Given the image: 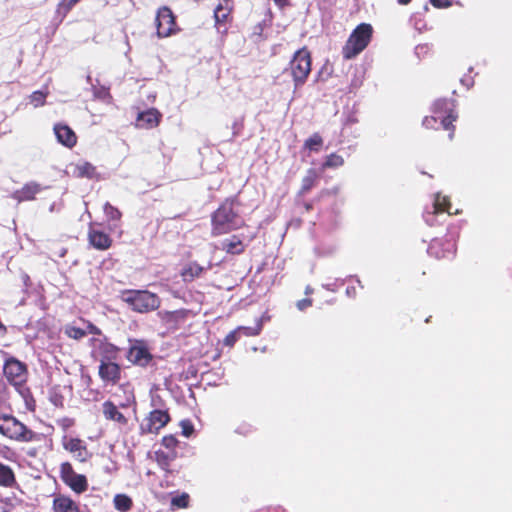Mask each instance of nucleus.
<instances>
[{"label": "nucleus", "mask_w": 512, "mask_h": 512, "mask_svg": "<svg viewBox=\"0 0 512 512\" xmlns=\"http://www.w3.org/2000/svg\"><path fill=\"white\" fill-rule=\"evenodd\" d=\"M433 115L423 119V126L430 129H438L440 126L444 130L450 131L449 138H453V122L457 119L455 112V103L449 99H438L432 106Z\"/></svg>", "instance_id": "f257e3e1"}, {"label": "nucleus", "mask_w": 512, "mask_h": 512, "mask_svg": "<svg viewBox=\"0 0 512 512\" xmlns=\"http://www.w3.org/2000/svg\"><path fill=\"white\" fill-rule=\"evenodd\" d=\"M119 299L132 311L141 314L155 311L161 305L160 297L148 290H123L120 292Z\"/></svg>", "instance_id": "f03ea898"}, {"label": "nucleus", "mask_w": 512, "mask_h": 512, "mask_svg": "<svg viewBox=\"0 0 512 512\" xmlns=\"http://www.w3.org/2000/svg\"><path fill=\"white\" fill-rule=\"evenodd\" d=\"M242 225V218L233 209V200H226L212 215L213 235L229 233Z\"/></svg>", "instance_id": "7ed1b4c3"}, {"label": "nucleus", "mask_w": 512, "mask_h": 512, "mask_svg": "<svg viewBox=\"0 0 512 512\" xmlns=\"http://www.w3.org/2000/svg\"><path fill=\"white\" fill-rule=\"evenodd\" d=\"M0 433L18 442H33L38 440L37 434L34 431L9 414H0Z\"/></svg>", "instance_id": "20e7f679"}, {"label": "nucleus", "mask_w": 512, "mask_h": 512, "mask_svg": "<svg viewBox=\"0 0 512 512\" xmlns=\"http://www.w3.org/2000/svg\"><path fill=\"white\" fill-rule=\"evenodd\" d=\"M311 72V56L306 48L295 52L289 63V68L283 71V74H289L294 82V92L301 87L307 80Z\"/></svg>", "instance_id": "39448f33"}, {"label": "nucleus", "mask_w": 512, "mask_h": 512, "mask_svg": "<svg viewBox=\"0 0 512 512\" xmlns=\"http://www.w3.org/2000/svg\"><path fill=\"white\" fill-rule=\"evenodd\" d=\"M372 32L373 30L370 24L362 23L358 25L343 46V57L350 60L360 54L368 46Z\"/></svg>", "instance_id": "423d86ee"}, {"label": "nucleus", "mask_w": 512, "mask_h": 512, "mask_svg": "<svg viewBox=\"0 0 512 512\" xmlns=\"http://www.w3.org/2000/svg\"><path fill=\"white\" fill-rule=\"evenodd\" d=\"M453 214L451 204L446 196L436 193L433 203L424 211L423 217L429 226H435L445 221L446 217Z\"/></svg>", "instance_id": "0eeeda50"}, {"label": "nucleus", "mask_w": 512, "mask_h": 512, "mask_svg": "<svg viewBox=\"0 0 512 512\" xmlns=\"http://www.w3.org/2000/svg\"><path fill=\"white\" fill-rule=\"evenodd\" d=\"M3 372L10 384H12L18 392L23 393L25 383L27 381L26 365L15 358H9L5 361Z\"/></svg>", "instance_id": "6e6552de"}, {"label": "nucleus", "mask_w": 512, "mask_h": 512, "mask_svg": "<svg viewBox=\"0 0 512 512\" xmlns=\"http://www.w3.org/2000/svg\"><path fill=\"white\" fill-rule=\"evenodd\" d=\"M89 342L91 355L95 360L102 362L117 359L119 349L108 342L106 337H92Z\"/></svg>", "instance_id": "1a4fd4ad"}, {"label": "nucleus", "mask_w": 512, "mask_h": 512, "mask_svg": "<svg viewBox=\"0 0 512 512\" xmlns=\"http://www.w3.org/2000/svg\"><path fill=\"white\" fill-rule=\"evenodd\" d=\"M60 476L62 481L77 494L85 492L88 488L86 477L82 474H77L69 462L61 464Z\"/></svg>", "instance_id": "9d476101"}, {"label": "nucleus", "mask_w": 512, "mask_h": 512, "mask_svg": "<svg viewBox=\"0 0 512 512\" xmlns=\"http://www.w3.org/2000/svg\"><path fill=\"white\" fill-rule=\"evenodd\" d=\"M157 36L165 38L171 36L176 31L175 17L171 9L163 6L158 9L156 15Z\"/></svg>", "instance_id": "9b49d317"}, {"label": "nucleus", "mask_w": 512, "mask_h": 512, "mask_svg": "<svg viewBox=\"0 0 512 512\" xmlns=\"http://www.w3.org/2000/svg\"><path fill=\"white\" fill-rule=\"evenodd\" d=\"M170 420L167 411L153 410L140 424L142 434L158 433Z\"/></svg>", "instance_id": "f8f14e48"}, {"label": "nucleus", "mask_w": 512, "mask_h": 512, "mask_svg": "<svg viewBox=\"0 0 512 512\" xmlns=\"http://www.w3.org/2000/svg\"><path fill=\"white\" fill-rule=\"evenodd\" d=\"M456 251V243L453 239H433L427 248L429 255L441 259L451 258L454 256Z\"/></svg>", "instance_id": "ddd939ff"}, {"label": "nucleus", "mask_w": 512, "mask_h": 512, "mask_svg": "<svg viewBox=\"0 0 512 512\" xmlns=\"http://www.w3.org/2000/svg\"><path fill=\"white\" fill-rule=\"evenodd\" d=\"M120 375L121 370L115 360L100 362L99 376L104 382L114 384L119 381Z\"/></svg>", "instance_id": "4468645a"}, {"label": "nucleus", "mask_w": 512, "mask_h": 512, "mask_svg": "<svg viewBox=\"0 0 512 512\" xmlns=\"http://www.w3.org/2000/svg\"><path fill=\"white\" fill-rule=\"evenodd\" d=\"M54 134L57 141L65 147L72 148L77 143V136L74 131L66 124H55Z\"/></svg>", "instance_id": "2eb2a0df"}, {"label": "nucleus", "mask_w": 512, "mask_h": 512, "mask_svg": "<svg viewBox=\"0 0 512 512\" xmlns=\"http://www.w3.org/2000/svg\"><path fill=\"white\" fill-rule=\"evenodd\" d=\"M127 359L133 364L145 366L151 360V355L146 347L135 345L129 349Z\"/></svg>", "instance_id": "dca6fc26"}, {"label": "nucleus", "mask_w": 512, "mask_h": 512, "mask_svg": "<svg viewBox=\"0 0 512 512\" xmlns=\"http://www.w3.org/2000/svg\"><path fill=\"white\" fill-rule=\"evenodd\" d=\"M42 191L40 184L36 182H29L25 184L21 189L16 190L12 197L18 202L30 201L35 198V195Z\"/></svg>", "instance_id": "f3484780"}, {"label": "nucleus", "mask_w": 512, "mask_h": 512, "mask_svg": "<svg viewBox=\"0 0 512 512\" xmlns=\"http://www.w3.org/2000/svg\"><path fill=\"white\" fill-rule=\"evenodd\" d=\"M52 509L54 512H80L78 504L62 494L54 497Z\"/></svg>", "instance_id": "a211bd4d"}, {"label": "nucleus", "mask_w": 512, "mask_h": 512, "mask_svg": "<svg viewBox=\"0 0 512 512\" xmlns=\"http://www.w3.org/2000/svg\"><path fill=\"white\" fill-rule=\"evenodd\" d=\"M89 243L98 250H106L111 246L112 240L110 237L99 230L90 227L88 233Z\"/></svg>", "instance_id": "6ab92c4d"}, {"label": "nucleus", "mask_w": 512, "mask_h": 512, "mask_svg": "<svg viewBox=\"0 0 512 512\" xmlns=\"http://www.w3.org/2000/svg\"><path fill=\"white\" fill-rule=\"evenodd\" d=\"M217 248L231 255H239L244 252L245 246L238 236L232 235L222 240Z\"/></svg>", "instance_id": "aec40b11"}, {"label": "nucleus", "mask_w": 512, "mask_h": 512, "mask_svg": "<svg viewBox=\"0 0 512 512\" xmlns=\"http://www.w3.org/2000/svg\"><path fill=\"white\" fill-rule=\"evenodd\" d=\"M232 10L231 0H220L217 7L214 9L215 24L218 30L221 29V25L226 23L230 12Z\"/></svg>", "instance_id": "412c9836"}, {"label": "nucleus", "mask_w": 512, "mask_h": 512, "mask_svg": "<svg viewBox=\"0 0 512 512\" xmlns=\"http://www.w3.org/2000/svg\"><path fill=\"white\" fill-rule=\"evenodd\" d=\"M161 114L156 109H148L138 115L137 125L141 128H153L158 125Z\"/></svg>", "instance_id": "4be33fe9"}, {"label": "nucleus", "mask_w": 512, "mask_h": 512, "mask_svg": "<svg viewBox=\"0 0 512 512\" xmlns=\"http://www.w3.org/2000/svg\"><path fill=\"white\" fill-rule=\"evenodd\" d=\"M102 411L105 419L115 421L121 425L127 424V418L118 410L113 402L105 401L102 405Z\"/></svg>", "instance_id": "5701e85b"}, {"label": "nucleus", "mask_w": 512, "mask_h": 512, "mask_svg": "<svg viewBox=\"0 0 512 512\" xmlns=\"http://www.w3.org/2000/svg\"><path fill=\"white\" fill-rule=\"evenodd\" d=\"M73 175L78 178H97V172L95 166L90 162H79L73 167Z\"/></svg>", "instance_id": "b1692460"}, {"label": "nucleus", "mask_w": 512, "mask_h": 512, "mask_svg": "<svg viewBox=\"0 0 512 512\" xmlns=\"http://www.w3.org/2000/svg\"><path fill=\"white\" fill-rule=\"evenodd\" d=\"M80 0H61L56 9L55 20L57 23H61L69 11L79 2Z\"/></svg>", "instance_id": "393cba45"}, {"label": "nucleus", "mask_w": 512, "mask_h": 512, "mask_svg": "<svg viewBox=\"0 0 512 512\" xmlns=\"http://www.w3.org/2000/svg\"><path fill=\"white\" fill-rule=\"evenodd\" d=\"M80 0H61L56 9L55 20L57 23H61L69 11L79 2Z\"/></svg>", "instance_id": "a878e982"}, {"label": "nucleus", "mask_w": 512, "mask_h": 512, "mask_svg": "<svg viewBox=\"0 0 512 512\" xmlns=\"http://www.w3.org/2000/svg\"><path fill=\"white\" fill-rule=\"evenodd\" d=\"M15 475L13 470L0 462V485L4 487H11L15 484Z\"/></svg>", "instance_id": "bb28decb"}, {"label": "nucleus", "mask_w": 512, "mask_h": 512, "mask_svg": "<svg viewBox=\"0 0 512 512\" xmlns=\"http://www.w3.org/2000/svg\"><path fill=\"white\" fill-rule=\"evenodd\" d=\"M203 271L204 267L196 262H191L182 270L181 275L185 281H192L199 277Z\"/></svg>", "instance_id": "cd10ccee"}, {"label": "nucleus", "mask_w": 512, "mask_h": 512, "mask_svg": "<svg viewBox=\"0 0 512 512\" xmlns=\"http://www.w3.org/2000/svg\"><path fill=\"white\" fill-rule=\"evenodd\" d=\"M155 457L158 465L163 470H168L170 463L176 458V453L174 451L164 452V451H156Z\"/></svg>", "instance_id": "c85d7f7f"}, {"label": "nucleus", "mask_w": 512, "mask_h": 512, "mask_svg": "<svg viewBox=\"0 0 512 512\" xmlns=\"http://www.w3.org/2000/svg\"><path fill=\"white\" fill-rule=\"evenodd\" d=\"M114 507L120 512H128L132 507V500L125 494H117L114 497Z\"/></svg>", "instance_id": "c756f323"}, {"label": "nucleus", "mask_w": 512, "mask_h": 512, "mask_svg": "<svg viewBox=\"0 0 512 512\" xmlns=\"http://www.w3.org/2000/svg\"><path fill=\"white\" fill-rule=\"evenodd\" d=\"M63 446L67 451H69L71 453H76L78 450L83 451L84 443L79 438L64 437L63 438Z\"/></svg>", "instance_id": "7c9ffc66"}, {"label": "nucleus", "mask_w": 512, "mask_h": 512, "mask_svg": "<svg viewBox=\"0 0 512 512\" xmlns=\"http://www.w3.org/2000/svg\"><path fill=\"white\" fill-rule=\"evenodd\" d=\"M344 164V159L342 156L332 153L326 157L325 162L322 164V167L325 168H338Z\"/></svg>", "instance_id": "2f4dec72"}, {"label": "nucleus", "mask_w": 512, "mask_h": 512, "mask_svg": "<svg viewBox=\"0 0 512 512\" xmlns=\"http://www.w3.org/2000/svg\"><path fill=\"white\" fill-rule=\"evenodd\" d=\"M316 174L313 170H309L308 174L302 179L301 194H306L314 186Z\"/></svg>", "instance_id": "473e14b6"}, {"label": "nucleus", "mask_w": 512, "mask_h": 512, "mask_svg": "<svg viewBox=\"0 0 512 512\" xmlns=\"http://www.w3.org/2000/svg\"><path fill=\"white\" fill-rule=\"evenodd\" d=\"M322 144H323L322 137L318 133H315L305 141L304 146H305V148H307L311 151H319Z\"/></svg>", "instance_id": "72a5a7b5"}, {"label": "nucleus", "mask_w": 512, "mask_h": 512, "mask_svg": "<svg viewBox=\"0 0 512 512\" xmlns=\"http://www.w3.org/2000/svg\"><path fill=\"white\" fill-rule=\"evenodd\" d=\"M104 214L110 221H119L122 216L119 209L112 206L109 202H106L104 205Z\"/></svg>", "instance_id": "f704fd0d"}, {"label": "nucleus", "mask_w": 512, "mask_h": 512, "mask_svg": "<svg viewBox=\"0 0 512 512\" xmlns=\"http://www.w3.org/2000/svg\"><path fill=\"white\" fill-rule=\"evenodd\" d=\"M49 400L55 407L64 406V397L57 387H53L49 390Z\"/></svg>", "instance_id": "c9c22d12"}, {"label": "nucleus", "mask_w": 512, "mask_h": 512, "mask_svg": "<svg viewBox=\"0 0 512 512\" xmlns=\"http://www.w3.org/2000/svg\"><path fill=\"white\" fill-rule=\"evenodd\" d=\"M65 334L72 339L80 340L87 335V331L84 328L76 326H67L65 328Z\"/></svg>", "instance_id": "e433bc0d"}, {"label": "nucleus", "mask_w": 512, "mask_h": 512, "mask_svg": "<svg viewBox=\"0 0 512 512\" xmlns=\"http://www.w3.org/2000/svg\"><path fill=\"white\" fill-rule=\"evenodd\" d=\"M46 96H47V93H45L43 91H40V90L34 91L29 97L30 103L36 108L40 107V106L44 105Z\"/></svg>", "instance_id": "4c0bfd02"}, {"label": "nucleus", "mask_w": 512, "mask_h": 512, "mask_svg": "<svg viewBox=\"0 0 512 512\" xmlns=\"http://www.w3.org/2000/svg\"><path fill=\"white\" fill-rule=\"evenodd\" d=\"M171 504L176 508H187L189 504V495L183 493L181 495L175 496L172 498Z\"/></svg>", "instance_id": "58836bf2"}, {"label": "nucleus", "mask_w": 512, "mask_h": 512, "mask_svg": "<svg viewBox=\"0 0 512 512\" xmlns=\"http://www.w3.org/2000/svg\"><path fill=\"white\" fill-rule=\"evenodd\" d=\"M241 333V328H236L235 330L231 331L225 338H224V345L225 346H233L239 339Z\"/></svg>", "instance_id": "ea45409f"}, {"label": "nucleus", "mask_w": 512, "mask_h": 512, "mask_svg": "<svg viewBox=\"0 0 512 512\" xmlns=\"http://www.w3.org/2000/svg\"><path fill=\"white\" fill-rule=\"evenodd\" d=\"M177 444H178V440L173 435L164 436L162 439V445L171 451H173L175 449Z\"/></svg>", "instance_id": "a19ab883"}, {"label": "nucleus", "mask_w": 512, "mask_h": 512, "mask_svg": "<svg viewBox=\"0 0 512 512\" xmlns=\"http://www.w3.org/2000/svg\"><path fill=\"white\" fill-rule=\"evenodd\" d=\"M239 328H241V333H244V335H246V336H256V335L260 334L261 329H262V324L258 323L256 327L240 326Z\"/></svg>", "instance_id": "79ce46f5"}, {"label": "nucleus", "mask_w": 512, "mask_h": 512, "mask_svg": "<svg viewBox=\"0 0 512 512\" xmlns=\"http://www.w3.org/2000/svg\"><path fill=\"white\" fill-rule=\"evenodd\" d=\"M180 426L185 437H189L194 431L193 424L189 420H182Z\"/></svg>", "instance_id": "37998d69"}, {"label": "nucleus", "mask_w": 512, "mask_h": 512, "mask_svg": "<svg viewBox=\"0 0 512 512\" xmlns=\"http://www.w3.org/2000/svg\"><path fill=\"white\" fill-rule=\"evenodd\" d=\"M343 284H344V279L337 278L332 283L323 284L322 287L328 291L335 292Z\"/></svg>", "instance_id": "c03bdc74"}, {"label": "nucleus", "mask_w": 512, "mask_h": 512, "mask_svg": "<svg viewBox=\"0 0 512 512\" xmlns=\"http://www.w3.org/2000/svg\"><path fill=\"white\" fill-rule=\"evenodd\" d=\"M84 329L87 331V334H93L94 337H104L101 330L92 323H87Z\"/></svg>", "instance_id": "a18cd8bd"}, {"label": "nucleus", "mask_w": 512, "mask_h": 512, "mask_svg": "<svg viewBox=\"0 0 512 512\" xmlns=\"http://www.w3.org/2000/svg\"><path fill=\"white\" fill-rule=\"evenodd\" d=\"M22 503H18V505H14L13 503L5 502L3 503L2 509L0 512H17L18 508H22Z\"/></svg>", "instance_id": "49530a36"}, {"label": "nucleus", "mask_w": 512, "mask_h": 512, "mask_svg": "<svg viewBox=\"0 0 512 512\" xmlns=\"http://www.w3.org/2000/svg\"><path fill=\"white\" fill-rule=\"evenodd\" d=\"M57 424L63 429L68 430L70 427L74 425V420L69 417L61 418L57 421Z\"/></svg>", "instance_id": "de8ad7c7"}, {"label": "nucleus", "mask_w": 512, "mask_h": 512, "mask_svg": "<svg viewBox=\"0 0 512 512\" xmlns=\"http://www.w3.org/2000/svg\"><path fill=\"white\" fill-rule=\"evenodd\" d=\"M430 3L436 8H447L452 5V0H430Z\"/></svg>", "instance_id": "09e8293b"}, {"label": "nucleus", "mask_w": 512, "mask_h": 512, "mask_svg": "<svg viewBox=\"0 0 512 512\" xmlns=\"http://www.w3.org/2000/svg\"><path fill=\"white\" fill-rule=\"evenodd\" d=\"M312 305V300L309 299V298H305V299H302V300H299L297 301L296 303V307L300 310V311H304L305 309H307L308 307H310Z\"/></svg>", "instance_id": "8fccbe9b"}, {"label": "nucleus", "mask_w": 512, "mask_h": 512, "mask_svg": "<svg viewBox=\"0 0 512 512\" xmlns=\"http://www.w3.org/2000/svg\"><path fill=\"white\" fill-rule=\"evenodd\" d=\"M76 458L79 460V461H85L86 458H87V455H88V451L85 447V445L83 446V452L82 450H78L76 453H74Z\"/></svg>", "instance_id": "3c124183"}, {"label": "nucleus", "mask_w": 512, "mask_h": 512, "mask_svg": "<svg viewBox=\"0 0 512 512\" xmlns=\"http://www.w3.org/2000/svg\"><path fill=\"white\" fill-rule=\"evenodd\" d=\"M251 431H252V427L250 425H242L236 429L237 433L244 434V435L250 433Z\"/></svg>", "instance_id": "603ef678"}, {"label": "nucleus", "mask_w": 512, "mask_h": 512, "mask_svg": "<svg viewBox=\"0 0 512 512\" xmlns=\"http://www.w3.org/2000/svg\"><path fill=\"white\" fill-rule=\"evenodd\" d=\"M232 129H233V136L238 135L240 133L241 129H242V122L236 120L233 123Z\"/></svg>", "instance_id": "864d4df0"}, {"label": "nucleus", "mask_w": 512, "mask_h": 512, "mask_svg": "<svg viewBox=\"0 0 512 512\" xmlns=\"http://www.w3.org/2000/svg\"><path fill=\"white\" fill-rule=\"evenodd\" d=\"M428 50L427 45H418L415 48L416 55H420L421 53H425Z\"/></svg>", "instance_id": "5fc2aeb1"}, {"label": "nucleus", "mask_w": 512, "mask_h": 512, "mask_svg": "<svg viewBox=\"0 0 512 512\" xmlns=\"http://www.w3.org/2000/svg\"><path fill=\"white\" fill-rule=\"evenodd\" d=\"M346 295L349 297H355L356 295V289L353 286H348L346 288Z\"/></svg>", "instance_id": "6e6d98bb"}, {"label": "nucleus", "mask_w": 512, "mask_h": 512, "mask_svg": "<svg viewBox=\"0 0 512 512\" xmlns=\"http://www.w3.org/2000/svg\"><path fill=\"white\" fill-rule=\"evenodd\" d=\"M461 83H462L464 86H466L467 88L472 87V86H473V84H474V83H473V80H472V79H470V78H462V79H461Z\"/></svg>", "instance_id": "4d7b16f0"}, {"label": "nucleus", "mask_w": 512, "mask_h": 512, "mask_svg": "<svg viewBox=\"0 0 512 512\" xmlns=\"http://www.w3.org/2000/svg\"><path fill=\"white\" fill-rule=\"evenodd\" d=\"M174 313H175V312H169V311H166V312H159L158 314H159V316H160L161 318H163V319H168V318L170 319V318H172V317H173Z\"/></svg>", "instance_id": "13d9d810"}, {"label": "nucleus", "mask_w": 512, "mask_h": 512, "mask_svg": "<svg viewBox=\"0 0 512 512\" xmlns=\"http://www.w3.org/2000/svg\"><path fill=\"white\" fill-rule=\"evenodd\" d=\"M273 1L279 7H283L288 4V0H273Z\"/></svg>", "instance_id": "bf43d9fd"}, {"label": "nucleus", "mask_w": 512, "mask_h": 512, "mask_svg": "<svg viewBox=\"0 0 512 512\" xmlns=\"http://www.w3.org/2000/svg\"><path fill=\"white\" fill-rule=\"evenodd\" d=\"M319 4L329 5L332 3V0H317Z\"/></svg>", "instance_id": "052dcab7"}, {"label": "nucleus", "mask_w": 512, "mask_h": 512, "mask_svg": "<svg viewBox=\"0 0 512 512\" xmlns=\"http://www.w3.org/2000/svg\"><path fill=\"white\" fill-rule=\"evenodd\" d=\"M313 293V289L311 286H307L306 289H305V294L306 295H309V294H312Z\"/></svg>", "instance_id": "680f3d73"}, {"label": "nucleus", "mask_w": 512, "mask_h": 512, "mask_svg": "<svg viewBox=\"0 0 512 512\" xmlns=\"http://www.w3.org/2000/svg\"><path fill=\"white\" fill-rule=\"evenodd\" d=\"M398 2L402 5H406L411 2V0H398Z\"/></svg>", "instance_id": "e2e57ef3"}, {"label": "nucleus", "mask_w": 512, "mask_h": 512, "mask_svg": "<svg viewBox=\"0 0 512 512\" xmlns=\"http://www.w3.org/2000/svg\"><path fill=\"white\" fill-rule=\"evenodd\" d=\"M23 280H24L25 285H27V282L29 281V276L27 274H24Z\"/></svg>", "instance_id": "0e129e2a"}, {"label": "nucleus", "mask_w": 512, "mask_h": 512, "mask_svg": "<svg viewBox=\"0 0 512 512\" xmlns=\"http://www.w3.org/2000/svg\"><path fill=\"white\" fill-rule=\"evenodd\" d=\"M3 450H9V448H8V447H6V446H2V445L0 444V454L3 452Z\"/></svg>", "instance_id": "69168bd1"}, {"label": "nucleus", "mask_w": 512, "mask_h": 512, "mask_svg": "<svg viewBox=\"0 0 512 512\" xmlns=\"http://www.w3.org/2000/svg\"><path fill=\"white\" fill-rule=\"evenodd\" d=\"M351 85L353 88H357L361 85V83H352Z\"/></svg>", "instance_id": "338daca9"}, {"label": "nucleus", "mask_w": 512, "mask_h": 512, "mask_svg": "<svg viewBox=\"0 0 512 512\" xmlns=\"http://www.w3.org/2000/svg\"><path fill=\"white\" fill-rule=\"evenodd\" d=\"M87 81L91 82V76L90 75L87 76Z\"/></svg>", "instance_id": "774afa93"}]
</instances>
